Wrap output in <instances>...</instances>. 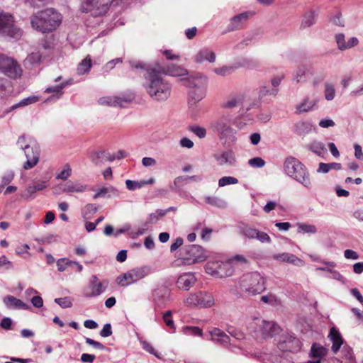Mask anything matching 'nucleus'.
I'll return each instance as SVG.
<instances>
[{
  "label": "nucleus",
  "mask_w": 363,
  "mask_h": 363,
  "mask_svg": "<svg viewBox=\"0 0 363 363\" xmlns=\"http://www.w3.org/2000/svg\"><path fill=\"white\" fill-rule=\"evenodd\" d=\"M145 79V89L153 100L163 101L170 96L171 85L161 77L156 67L147 69Z\"/></svg>",
  "instance_id": "1"
},
{
  "label": "nucleus",
  "mask_w": 363,
  "mask_h": 363,
  "mask_svg": "<svg viewBox=\"0 0 363 363\" xmlns=\"http://www.w3.org/2000/svg\"><path fill=\"white\" fill-rule=\"evenodd\" d=\"M62 15L55 9L39 11L31 16L30 24L33 29L43 33H51L62 23Z\"/></svg>",
  "instance_id": "2"
},
{
  "label": "nucleus",
  "mask_w": 363,
  "mask_h": 363,
  "mask_svg": "<svg viewBox=\"0 0 363 363\" xmlns=\"http://www.w3.org/2000/svg\"><path fill=\"white\" fill-rule=\"evenodd\" d=\"M264 277L257 272L242 275L238 281V288L247 296L262 294L266 289Z\"/></svg>",
  "instance_id": "3"
},
{
  "label": "nucleus",
  "mask_w": 363,
  "mask_h": 363,
  "mask_svg": "<svg viewBox=\"0 0 363 363\" xmlns=\"http://www.w3.org/2000/svg\"><path fill=\"white\" fill-rule=\"evenodd\" d=\"M286 174L301 184L307 189L311 188L310 174L306 167L296 158L288 157L284 162Z\"/></svg>",
  "instance_id": "4"
},
{
  "label": "nucleus",
  "mask_w": 363,
  "mask_h": 363,
  "mask_svg": "<svg viewBox=\"0 0 363 363\" xmlns=\"http://www.w3.org/2000/svg\"><path fill=\"white\" fill-rule=\"evenodd\" d=\"M250 330L257 340H263L272 338L279 332L280 328L274 321L255 318L250 323Z\"/></svg>",
  "instance_id": "5"
},
{
  "label": "nucleus",
  "mask_w": 363,
  "mask_h": 363,
  "mask_svg": "<svg viewBox=\"0 0 363 363\" xmlns=\"http://www.w3.org/2000/svg\"><path fill=\"white\" fill-rule=\"evenodd\" d=\"M113 0H81L79 10L96 17L106 14Z\"/></svg>",
  "instance_id": "6"
},
{
  "label": "nucleus",
  "mask_w": 363,
  "mask_h": 363,
  "mask_svg": "<svg viewBox=\"0 0 363 363\" xmlns=\"http://www.w3.org/2000/svg\"><path fill=\"white\" fill-rule=\"evenodd\" d=\"M151 273L152 268L150 266L146 265L136 267L118 277L116 282L121 286H128L132 284L136 283Z\"/></svg>",
  "instance_id": "7"
},
{
  "label": "nucleus",
  "mask_w": 363,
  "mask_h": 363,
  "mask_svg": "<svg viewBox=\"0 0 363 363\" xmlns=\"http://www.w3.org/2000/svg\"><path fill=\"white\" fill-rule=\"evenodd\" d=\"M184 303L187 307L211 308L214 305V298L208 292L199 291L189 294L184 298Z\"/></svg>",
  "instance_id": "8"
},
{
  "label": "nucleus",
  "mask_w": 363,
  "mask_h": 363,
  "mask_svg": "<svg viewBox=\"0 0 363 363\" xmlns=\"http://www.w3.org/2000/svg\"><path fill=\"white\" fill-rule=\"evenodd\" d=\"M207 258L204 249L198 245H186L182 252V262L185 265L194 264Z\"/></svg>",
  "instance_id": "9"
},
{
  "label": "nucleus",
  "mask_w": 363,
  "mask_h": 363,
  "mask_svg": "<svg viewBox=\"0 0 363 363\" xmlns=\"http://www.w3.org/2000/svg\"><path fill=\"white\" fill-rule=\"evenodd\" d=\"M0 34L11 38L21 36V30L14 24L13 17L7 13H0Z\"/></svg>",
  "instance_id": "10"
},
{
  "label": "nucleus",
  "mask_w": 363,
  "mask_h": 363,
  "mask_svg": "<svg viewBox=\"0 0 363 363\" xmlns=\"http://www.w3.org/2000/svg\"><path fill=\"white\" fill-rule=\"evenodd\" d=\"M0 72L16 79L21 77L22 71L14 58L0 53Z\"/></svg>",
  "instance_id": "11"
},
{
  "label": "nucleus",
  "mask_w": 363,
  "mask_h": 363,
  "mask_svg": "<svg viewBox=\"0 0 363 363\" xmlns=\"http://www.w3.org/2000/svg\"><path fill=\"white\" fill-rule=\"evenodd\" d=\"M40 147L34 140H30L29 143L24 146V155L26 160L24 161V169H30L34 167L39 162Z\"/></svg>",
  "instance_id": "12"
},
{
  "label": "nucleus",
  "mask_w": 363,
  "mask_h": 363,
  "mask_svg": "<svg viewBox=\"0 0 363 363\" xmlns=\"http://www.w3.org/2000/svg\"><path fill=\"white\" fill-rule=\"evenodd\" d=\"M277 345L281 351L290 352H296L301 350V347L299 340L288 333L280 335Z\"/></svg>",
  "instance_id": "13"
},
{
  "label": "nucleus",
  "mask_w": 363,
  "mask_h": 363,
  "mask_svg": "<svg viewBox=\"0 0 363 363\" xmlns=\"http://www.w3.org/2000/svg\"><path fill=\"white\" fill-rule=\"evenodd\" d=\"M215 128L220 138L225 139L226 143H234L236 141L237 131L230 126V121L226 118H220L216 122Z\"/></svg>",
  "instance_id": "14"
},
{
  "label": "nucleus",
  "mask_w": 363,
  "mask_h": 363,
  "mask_svg": "<svg viewBox=\"0 0 363 363\" xmlns=\"http://www.w3.org/2000/svg\"><path fill=\"white\" fill-rule=\"evenodd\" d=\"M257 103L248 104L247 103V96L244 94H235L230 96L223 104V107L226 108H234L240 107L242 110L249 111L253 107L257 106Z\"/></svg>",
  "instance_id": "15"
},
{
  "label": "nucleus",
  "mask_w": 363,
  "mask_h": 363,
  "mask_svg": "<svg viewBox=\"0 0 363 363\" xmlns=\"http://www.w3.org/2000/svg\"><path fill=\"white\" fill-rule=\"evenodd\" d=\"M108 286V281L99 280L96 275H92L89 281L88 291L85 294L86 297H96L102 294Z\"/></svg>",
  "instance_id": "16"
},
{
  "label": "nucleus",
  "mask_w": 363,
  "mask_h": 363,
  "mask_svg": "<svg viewBox=\"0 0 363 363\" xmlns=\"http://www.w3.org/2000/svg\"><path fill=\"white\" fill-rule=\"evenodd\" d=\"M240 233L246 238L252 240L257 239L262 243H270V237L264 232L258 230L248 225H242L240 227Z\"/></svg>",
  "instance_id": "17"
},
{
  "label": "nucleus",
  "mask_w": 363,
  "mask_h": 363,
  "mask_svg": "<svg viewBox=\"0 0 363 363\" xmlns=\"http://www.w3.org/2000/svg\"><path fill=\"white\" fill-rule=\"evenodd\" d=\"M184 80L185 85L189 89H207L208 78L201 73L191 74Z\"/></svg>",
  "instance_id": "18"
},
{
  "label": "nucleus",
  "mask_w": 363,
  "mask_h": 363,
  "mask_svg": "<svg viewBox=\"0 0 363 363\" xmlns=\"http://www.w3.org/2000/svg\"><path fill=\"white\" fill-rule=\"evenodd\" d=\"M335 40L337 49L342 52L350 50L359 44L357 38L351 37L346 40L345 35L342 33L335 34Z\"/></svg>",
  "instance_id": "19"
},
{
  "label": "nucleus",
  "mask_w": 363,
  "mask_h": 363,
  "mask_svg": "<svg viewBox=\"0 0 363 363\" xmlns=\"http://www.w3.org/2000/svg\"><path fill=\"white\" fill-rule=\"evenodd\" d=\"M254 13L250 11L243 12L230 19V23L227 26L226 32H232L236 30L242 29L244 24L247 21L250 16Z\"/></svg>",
  "instance_id": "20"
},
{
  "label": "nucleus",
  "mask_w": 363,
  "mask_h": 363,
  "mask_svg": "<svg viewBox=\"0 0 363 363\" xmlns=\"http://www.w3.org/2000/svg\"><path fill=\"white\" fill-rule=\"evenodd\" d=\"M157 72L161 74L169 75L172 77H182L188 74L187 70L179 65H172L167 67L160 64H155Z\"/></svg>",
  "instance_id": "21"
},
{
  "label": "nucleus",
  "mask_w": 363,
  "mask_h": 363,
  "mask_svg": "<svg viewBox=\"0 0 363 363\" xmlns=\"http://www.w3.org/2000/svg\"><path fill=\"white\" fill-rule=\"evenodd\" d=\"M197 279L192 272H186L181 274L176 281L178 289L184 291H189L196 284Z\"/></svg>",
  "instance_id": "22"
},
{
  "label": "nucleus",
  "mask_w": 363,
  "mask_h": 363,
  "mask_svg": "<svg viewBox=\"0 0 363 363\" xmlns=\"http://www.w3.org/2000/svg\"><path fill=\"white\" fill-rule=\"evenodd\" d=\"M272 259L280 262L289 263L298 267L304 265V262L302 259L291 253L283 252L274 254L272 255Z\"/></svg>",
  "instance_id": "23"
},
{
  "label": "nucleus",
  "mask_w": 363,
  "mask_h": 363,
  "mask_svg": "<svg viewBox=\"0 0 363 363\" xmlns=\"http://www.w3.org/2000/svg\"><path fill=\"white\" fill-rule=\"evenodd\" d=\"M211 340L223 347H228L230 343V337L223 330L218 328H214L210 331Z\"/></svg>",
  "instance_id": "24"
},
{
  "label": "nucleus",
  "mask_w": 363,
  "mask_h": 363,
  "mask_svg": "<svg viewBox=\"0 0 363 363\" xmlns=\"http://www.w3.org/2000/svg\"><path fill=\"white\" fill-rule=\"evenodd\" d=\"M313 74V69L307 65L299 66L295 74L294 80L298 84H303L308 81L310 76Z\"/></svg>",
  "instance_id": "25"
},
{
  "label": "nucleus",
  "mask_w": 363,
  "mask_h": 363,
  "mask_svg": "<svg viewBox=\"0 0 363 363\" xmlns=\"http://www.w3.org/2000/svg\"><path fill=\"white\" fill-rule=\"evenodd\" d=\"M213 157L216 160L218 164L220 166L224 164L233 165L235 162V157L234 152L231 150L214 154Z\"/></svg>",
  "instance_id": "26"
},
{
  "label": "nucleus",
  "mask_w": 363,
  "mask_h": 363,
  "mask_svg": "<svg viewBox=\"0 0 363 363\" xmlns=\"http://www.w3.org/2000/svg\"><path fill=\"white\" fill-rule=\"evenodd\" d=\"M193 60L196 63H203L204 61H208L211 63L214 62L216 60V54L213 51L208 48H202L193 57Z\"/></svg>",
  "instance_id": "27"
},
{
  "label": "nucleus",
  "mask_w": 363,
  "mask_h": 363,
  "mask_svg": "<svg viewBox=\"0 0 363 363\" xmlns=\"http://www.w3.org/2000/svg\"><path fill=\"white\" fill-rule=\"evenodd\" d=\"M86 189V185L78 182L74 183L72 181H69L64 184H61L60 186V191L64 193H82L85 191Z\"/></svg>",
  "instance_id": "28"
},
{
  "label": "nucleus",
  "mask_w": 363,
  "mask_h": 363,
  "mask_svg": "<svg viewBox=\"0 0 363 363\" xmlns=\"http://www.w3.org/2000/svg\"><path fill=\"white\" fill-rule=\"evenodd\" d=\"M48 186L47 182L45 181H36L33 184L28 186L26 194H24V199H32L33 194L38 191H42Z\"/></svg>",
  "instance_id": "29"
},
{
  "label": "nucleus",
  "mask_w": 363,
  "mask_h": 363,
  "mask_svg": "<svg viewBox=\"0 0 363 363\" xmlns=\"http://www.w3.org/2000/svg\"><path fill=\"white\" fill-rule=\"evenodd\" d=\"M329 337L333 342L332 350L334 353H337L343 344V340L340 333L334 328L330 329Z\"/></svg>",
  "instance_id": "30"
},
{
  "label": "nucleus",
  "mask_w": 363,
  "mask_h": 363,
  "mask_svg": "<svg viewBox=\"0 0 363 363\" xmlns=\"http://www.w3.org/2000/svg\"><path fill=\"white\" fill-rule=\"evenodd\" d=\"M116 107H127L135 99L134 94L129 92L121 96H113Z\"/></svg>",
  "instance_id": "31"
},
{
  "label": "nucleus",
  "mask_w": 363,
  "mask_h": 363,
  "mask_svg": "<svg viewBox=\"0 0 363 363\" xmlns=\"http://www.w3.org/2000/svg\"><path fill=\"white\" fill-rule=\"evenodd\" d=\"M312 130V124L308 121H300L294 125V132L298 135H305Z\"/></svg>",
  "instance_id": "32"
},
{
  "label": "nucleus",
  "mask_w": 363,
  "mask_h": 363,
  "mask_svg": "<svg viewBox=\"0 0 363 363\" xmlns=\"http://www.w3.org/2000/svg\"><path fill=\"white\" fill-rule=\"evenodd\" d=\"M316 16V13L313 10L306 11L303 16L300 28L305 29L315 24Z\"/></svg>",
  "instance_id": "33"
},
{
  "label": "nucleus",
  "mask_w": 363,
  "mask_h": 363,
  "mask_svg": "<svg viewBox=\"0 0 363 363\" xmlns=\"http://www.w3.org/2000/svg\"><path fill=\"white\" fill-rule=\"evenodd\" d=\"M106 194H108V197H118L119 196V191L112 186L108 187H102L96 191V193L93 196V198L94 199H96L99 197H105Z\"/></svg>",
  "instance_id": "34"
},
{
  "label": "nucleus",
  "mask_w": 363,
  "mask_h": 363,
  "mask_svg": "<svg viewBox=\"0 0 363 363\" xmlns=\"http://www.w3.org/2000/svg\"><path fill=\"white\" fill-rule=\"evenodd\" d=\"M318 100H310L306 98L303 101L296 106V113L298 114L311 111L316 105Z\"/></svg>",
  "instance_id": "35"
},
{
  "label": "nucleus",
  "mask_w": 363,
  "mask_h": 363,
  "mask_svg": "<svg viewBox=\"0 0 363 363\" xmlns=\"http://www.w3.org/2000/svg\"><path fill=\"white\" fill-rule=\"evenodd\" d=\"M207 89H190L189 96V103H196L201 101L206 95Z\"/></svg>",
  "instance_id": "36"
},
{
  "label": "nucleus",
  "mask_w": 363,
  "mask_h": 363,
  "mask_svg": "<svg viewBox=\"0 0 363 363\" xmlns=\"http://www.w3.org/2000/svg\"><path fill=\"white\" fill-rule=\"evenodd\" d=\"M218 263V267H216V271L220 272L222 275H216V277H225L228 276H230L233 273V270L228 262H223L216 261Z\"/></svg>",
  "instance_id": "37"
},
{
  "label": "nucleus",
  "mask_w": 363,
  "mask_h": 363,
  "mask_svg": "<svg viewBox=\"0 0 363 363\" xmlns=\"http://www.w3.org/2000/svg\"><path fill=\"white\" fill-rule=\"evenodd\" d=\"M4 303L9 308H21L23 307V301L13 296H5Z\"/></svg>",
  "instance_id": "38"
},
{
  "label": "nucleus",
  "mask_w": 363,
  "mask_h": 363,
  "mask_svg": "<svg viewBox=\"0 0 363 363\" xmlns=\"http://www.w3.org/2000/svg\"><path fill=\"white\" fill-rule=\"evenodd\" d=\"M309 150L318 156H323L327 152L325 145L319 141L311 143L309 145Z\"/></svg>",
  "instance_id": "39"
},
{
  "label": "nucleus",
  "mask_w": 363,
  "mask_h": 363,
  "mask_svg": "<svg viewBox=\"0 0 363 363\" xmlns=\"http://www.w3.org/2000/svg\"><path fill=\"white\" fill-rule=\"evenodd\" d=\"M297 226L299 233L315 234L318 231L315 225L306 223H299Z\"/></svg>",
  "instance_id": "40"
},
{
  "label": "nucleus",
  "mask_w": 363,
  "mask_h": 363,
  "mask_svg": "<svg viewBox=\"0 0 363 363\" xmlns=\"http://www.w3.org/2000/svg\"><path fill=\"white\" fill-rule=\"evenodd\" d=\"M91 67V60L88 56L78 65L77 71L79 74L82 75V74L89 72Z\"/></svg>",
  "instance_id": "41"
},
{
  "label": "nucleus",
  "mask_w": 363,
  "mask_h": 363,
  "mask_svg": "<svg viewBox=\"0 0 363 363\" xmlns=\"http://www.w3.org/2000/svg\"><path fill=\"white\" fill-rule=\"evenodd\" d=\"M205 201L213 206H216L220 208H223L227 206V203L225 201L216 196H206L205 198Z\"/></svg>",
  "instance_id": "42"
},
{
  "label": "nucleus",
  "mask_w": 363,
  "mask_h": 363,
  "mask_svg": "<svg viewBox=\"0 0 363 363\" xmlns=\"http://www.w3.org/2000/svg\"><path fill=\"white\" fill-rule=\"evenodd\" d=\"M324 96L327 101H332L335 96V89L333 84L325 82L324 84Z\"/></svg>",
  "instance_id": "43"
},
{
  "label": "nucleus",
  "mask_w": 363,
  "mask_h": 363,
  "mask_svg": "<svg viewBox=\"0 0 363 363\" xmlns=\"http://www.w3.org/2000/svg\"><path fill=\"white\" fill-rule=\"evenodd\" d=\"M98 207L94 203H89L84 206L82 213L84 219H90L91 216L96 213Z\"/></svg>",
  "instance_id": "44"
},
{
  "label": "nucleus",
  "mask_w": 363,
  "mask_h": 363,
  "mask_svg": "<svg viewBox=\"0 0 363 363\" xmlns=\"http://www.w3.org/2000/svg\"><path fill=\"white\" fill-rule=\"evenodd\" d=\"M182 333L186 335L202 336V330L196 326H184L182 328Z\"/></svg>",
  "instance_id": "45"
},
{
  "label": "nucleus",
  "mask_w": 363,
  "mask_h": 363,
  "mask_svg": "<svg viewBox=\"0 0 363 363\" xmlns=\"http://www.w3.org/2000/svg\"><path fill=\"white\" fill-rule=\"evenodd\" d=\"M278 92V89L275 88L270 89L267 86H262L259 87L258 91V96L259 99H262L266 96L272 95L276 96Z\"/></svg>",
  "instance_id": "46"
},
{
  "label": "nucleus",
  "mask_w": 363,
  "mask_h": 363,
  "mask_svg": "<svg viewBox=\"0 0 363 363\" xmlns=\"http://www.w3.org/2000/svg\"><path fill=\"white\" fill-rule=\"evenodd\" d=\"M218 263L216 262H208L205 266V271L207 274L216 277V275H222L223 274L216 271Z\"/></svg>",
  "instance_id": "47"
},
{
  "label": "nucleus",
  "mask_w": 363,
  "mask_h": 363,
  "mask_svg": "<svg viewBox=\"0 0 363 363\" xmlns=\"http://www.w3.org/2000/svg\"><path fill=\"white\" fill-rule=\"evenodd\" d=\"M72 168L69 164H65L63 167L62 170H61L56 175L57 179H62L66 180L68 177L71 176Z\"/></svg>",
  "instance_id": "48"
},
{
  "label": "nucleus",
  "mask_w": 363,
  "mask_h": 363,
  "mask_svg": "<svg viewBox=\"0 0 363 363\" xmlns=\"http://www.w3.org/2000/svg\"><path fill=\"white\" fill-rule=\"evenodd\" d=\"M238 183V179L234 177L225 176L218 180V186L223 187L227 185L236 184Z\"/></svg>",
  "instance_id": "49"
},
{
  "label": "nucleus",
  "mask_w": 363,
  "mask_h": 363,
  "mask_svg": "<svg viewBox=\"0 0 363 363\" xmlns=\"http://www.w3.org/2000/svg\"><path fill=\"white\" fill-rule=\"evenodd\" d=\"M10 83L4 78H0V97L5 96L9 91Z\"/></svg>",
  "instance_id": "50"
},
{
  "label": "nucleus",
  "mask_w": 363,
  "mask_h": 363,
  "mask_svg": "<svg viewBox=\"0 0 363 363\" xmlns=\"http://www.w3.org/2000/svg\"><path fill=\"white\" fill-rule=\"evenodd\" d=\"M163 320L165 323L166 325L169 327L170 329L175 330V325L174 323L172 318V311H167L164 315H163Z\"/></svg>",
  "instance_id": "51"
},
{
  "label": "nucleus",
  "mask_w": 363,
  "mask_h": 363,
  "mask_svg": "<svg viewBox=\"0 0 363 363\" xmlns=\"http://www.w3.org/2000/svg\"><path fill=\"white\" fill-rule=\"evenodd\" d=\"M116 101L113 96H103L99 99L98 103L101 105H106L116 107Z\"/></svg>",
  "instance_id": "52"
},
{
  "label": "nucleus",
  "mask_w": 363,
  "mask_h": 363,
  "mask_svg": "<svg viewBox=\"0 0 363 363\" xmlns=\"http://www.w3.org/2000/svg\"><path fill=\"white\" fill-rule=\"evenodd\" d=\"M248 164L252 167L261 168L264 166L265 162L262 158L256 157L249 160Z\"/></svg>",
  "instance_id": "53"
},
{
  "label": "nucleus",
  "mask_w": 363,
  "mask_h": 363,
  "mask_svg": "<svg viewBox=\"0 0 363 363\" xmlns=\"http://www.w3.org/2000/svg\"><path fill=\"white\" fill-rule=\"evenodd\" d=\"M104 155V151L93 152L90 156L91 160L96 165H99L101 163L104 162V157H103Z\"/></svg>",
  "instance_id": "54"
},
{
  "label": "nucleus",
  "mask_w": 363,
  "mask_h": 363,
  "mask_svg": "<svg viewBox=\"0 0 363 363\" xmlns=\"http://www.w3.org/2000/svg\"><path fill=\"white\" fill-rule=\"evenodd\" d=\"M72 264V261H70L66 258H61L57 260V266L59 272H64L67 267L71 266Z\"/></svg>",
  "instance_id": "55"
},
{
  "label": "nucleus",
  "mask_w": 363,
  "mask_h": 363,
  "mask_svg": "<svg viewBox=\"0 0 363 363\" xmlns=\"http://www.w3.org/2000/svg\"><path fill=\"white\" fill-rule=\"evenodd\" d=\"M233 67H228V66H223L222 67L216 68L215 69L214 72L216 74L220 75V76H225L230 73H232L234 71Z\"/></svg>",
  "instance_id": "56"
},
{
  "label": "nucleus",
  "mask_w": 363,
  "mask_h": 363,
  "mask_svg": "<svg viewBox=\"0 0 363 363\" xmlns=\"http://www.w3.org/2000/svg\"><path fill=\"white\" fill-rule=\"evenodd\" d=\"M55 302L64 308H69L72 305V301L68 297L57 298L55 299Z\"/></svg>",
  "instance_id": "57"
},
{
  "label": "nucleus",
  "mask_w": 363,
  "mask_h": 363,
  "mask_svg": "<svg viewBox=\"0 0 363 363\" xmlns=\"http://www.w3.org/2000/svg\"><path fill=\"white\" fill-rule=\"evenodd\" d=\"M126 187L130 191H134L137 189H140L143 187L142 182L138 181H133L128 179L125 181Z\"/></svg>",
  "instance_id": "58"
},
{
  "label": "nucleus",
  "mask_w": 363,
  "mask_h": 363,
  "mask_svg": "<svg viewBox=\"0 0 363 363\" xmlns=\"http://www.w3.org/2000/svg\"><path fill=\"white\" fill-rule=\"evenodd\" d=\"M41 55L39 52H33L29 54L26 58L27 61L30 64H37L40 62Z\"/></svg>",
  "instance_id": "59"
},
{
  "label": "nucleus",
  "mask_w": 363,
  "mask_h": 363,
  "mask_svg": "<svg viewBox=\"0 0 363 363\" xmlns=\"http://www.w3.org/2000/svg\"><path fill=\"white\" fill-rule=\"evenodd\" d=\"M322 262L325 266L317 267L316 270L325 271V272H328L330 273L334 269V268L336 267V264L334 262L322 261Z\"/></svg>",
  "instance_id": "60"
},
{
  "label": "nucleus",
  "mask_w": 363,
  "mask_h": 363,
  "mask_svg": "<svg viewBox=\"0 0 363 363\" xmlns=\"http://www.w3.org/2000/svg\"><path fill=\"white\" fill-rule=\"evenodd\" d=\"M228 262L230 264L233 262H238L243 264H247L249 263V261L247 259L241 255H236L235 256H233L231 258L229 259Z\"/></svg>",
  "instance_id": "61"
},
{
  "label": "nucleus",
  "mask_w": 363,
  "mask_h": 363,
  "mask_svg": "<svg viewBox=\"0 0 363 363\" xmlns=\"http://www.w3.org/2000/svg\"><path fill=\"white\" fill-rule=\"evenodd\" d=\"M190 130L200 138H203L206 135V130L203 127L191 126L190 127Z\"/></svg>",
  "instance_id": "62"
},
{
  "label": "nucleus",
  "mask_w": 363,
  "mask_h": 363,
  "mask_svg": "<svg viewBox=\"0 0 363 363\" xmlns=\"http://www.w3.org/2000/svg\"><path fill=\"white\" fill-rule=\"evenodd\" d=\"M14 174L12 171L6 172L1 177V184L6 186L9 184L13 179Z\"/></svg>",
  "instance_id": "63"
},
{
  "label": "nucleus",
  "mask_w": 363,
  "mask_h": 363,
  "mask_svg": "<svg viewBox=\"0 0 363 363\" xmlns=\"http://www.w3.org/2000/svg\"><path fill=\"white\" fill-rule=\"evenodd\" d=\"M30 302L34 307L38 308H40L43 306V300L41 296L38 294H35L31 297Z\"/></svg>",
  "instance_id": "64"
}]
</instances>
